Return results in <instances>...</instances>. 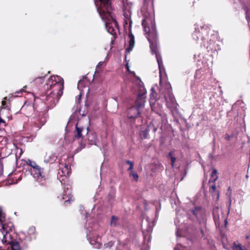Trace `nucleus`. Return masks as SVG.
Masks as SVG:
<instances>
[{"instance_id": "a878e982", "label": "nucleus", "mask_w": 250, "mask_h": 250, "mask_svg": "<svg viewBox=\"0 0 250 250\" xmlns=\"http://www.w3.org/2000/svg\"><path fill=\"white\" fill-rule=\"evenodd\" d=\"M117 220L118 219L117 217L112 216L110 222L111 225L115 226L117 225Z\"/></svg>"}, {"instance_id": "09e8293b", "label": "nucleus", "mask_w": 250, "mask_h": 250, "mask_svg": "<svg viewBox=\"0 0 250 250\" xmlns=\"http://www.w3.org/2000/svg\"><path fill=\"white\" fill-rule=\"evenodd\" d=\"M246 178H248L249 176L248 175H246Z\"/></svg>"}, {"instance_id": "412c9836", "label": "nucleus", "mask_w": 250, "mask_h": 250, "mask_svg": "<svg viewBox=\"0 0 250 250\" xmlns=\"http://www.w3.org/2000/svg\"><path fill=\"white\" fill-rule=\"evenodd\" d=\"M217 170L216 169L213 168L212 172L211 174V179L209 182H212V183H215L218 178V176L217 175Z\"/></svg>"}, {"instance_id": "c756f323", "label": "nucleus", "mask_w": 250, "mask_h": 250, "mask_svg": "<svg viewBox=\"0 0 250 250\" xmlns=\"http://www.w3.org/2000/svg\"><path fill=\"white\" fill-rule=\"evenodd\" d=\"M233 250H243L241 245H235L233 247Z\"/></svg>"}, {"instance_id": "f257e3e1", "label": "nucleus", "mask_w": 250, "mask_h": 250, "mask_svg": "<svg viewBox=\"0 0 250 250\" xmlns=\"http://www.w3.org/2000/svg\"><path fill=\"white\" fill-rule=\"evenodd\" d=\"M146 37L150 43V47L152 54L155 55L159 69L160 85L161 87H158L157 85L153 86L151 88V93L150 94V104L151 109L152 110L156 111L155 109V103L158 99L156 90H159L160 92H163V88L164 86L163 80L165 78L166 74L163 64L162 59L159 52L157 43V36L156 32H146Z\"/></svg>"}, {"instance_id": "393cba45", "label": "nucleus", "mask_w": 250, "mask_h": 250, "mask_svg": "<svg viewBox=\"0 0 250 250\" xmlns=\"http://www.w3.org/2000/svg\"><path fill=\"white\" fill-rule=\"evenodd\" d=\"M207 49L208 50V51H209L210 50L212 51H217V50H219V47H218L217 48L214 46V44H211V43H210L209 45L207 46Z\"/></svg>"}, {"instance_id": "3c124183", "label": "nucleus", "mask_w": 250, "mask_h": 250, "mask_svg": "<svg viewBox=\"0 0 250 250\" xmlns=\"http://www.w3.org/2000/svg\"><path fill=\"white\" fill-rule=\"evenodd\" d=\"M165 99H166V100L167 101V98L166 97H165Z\"/></svg>"}, {"instance_id": "f8f14e48", "label": "nucleus", "mask_w": 250, "mask_h": 250, "mask_svg": "<svg viewBox=\"0 0 250 250\" xmlns=\"http://www.w3.org/2000/svg\"><path fill=\"white\" fill-rule=\"evenodd\" d=\"M128 46L126 48V52L129 53L133 49L135 44V38L132 32H129L127 37Z\"/></svg>"}, {"instance_id": "c85d7f7f", "label": "nucleus", "mask_w": 250, "mask_h": 250, "mask_svg": "<svg viewBox=\"0 0 250 250\" xmlns=\"http://www.w3.org/2000/svg\"><path fill=\"white\" fill-rule=\"evenodd\" d=\"M127 164L129 165V167L128 168V170H130V171H133V163L129 161H127L126 162Z\"/></svg>"}, {"instance_id": "ea45409f", "label": "nucleus", "mask_w": 250, "mask_h": 250, "mask_svg": "<svg viewBox=\"0 0 250 250\" xmlns=\"http://www.w3.org/2000/svg\"><path fill=\"white\" fill-rule=\"evenodd\" d=\"M6 97L4 98V100L2 101V105H4L5 104L6 102H5V100H6Z\"/></svg>"}, {"instance_id": "473e14b6", "label": "nucleus", "mask_w": 250, "mask_h": 250, "mask_svg": "<svg viewBox=\"0 0 250 250\" xmlns=\"http://www.w3.org/2000/svg\"><path fill=\"white\" fill-rule=\"evenodd\" d=\"M149 21V20L147 19H146L145 20H144L143 21H142V24L144 26H145L146 25V24H147L148 22Z\"/></svg>"}, {"instance_id": "58836bf2", "label": "nucleus", "mask_w": 250, "mask_h": 250, "mask_svg": "<svg viewBox=\"0 0 250 250\" xmlns=\"http://www.w3.org/2000/svg\"><path fill=\"white\" fill-rule=\"evenodd\" d=\"M200 231H201V233L202 234V236H205V233H204V231L203 229H200Z\"/></svg>"}, {"instance_id": "6e6552de", "label": "nucleus", "mask_w": 250, "mask_h": 250, "mask_svg": "<svg viewBox=\"0 0 250 250\" xmlns=\"http://www.w3.org/2000/svg\"><path fill=\"white\" fill-rule=\"evenodd\" d=\"M31 174L40 185L44 184L46 181L47 178L44 172V169L41 167L34 171H31Z\"/></svg>"}, {"instance_id": "423d86ee", "label": "nucleus", "mask_w": 250, "mask_h": 250, "mask_svg": "<svg viewBox=\"0 0 250 250\" xmlns=\"http://www.w3.org/2000/svg\"><path fill=\"white\" fill-rule=\"evenodd\" d=\"M14 228L13 224L6 221L4 213L0 208V233H9Z\"/></svg>"}, {"instance_id": "79ce46f5", "label": "nucleus", "mask_w": 250, "mask_h": 250, "mask_svg": "<svg viewBox=\"0 0 250 250\" xmlns=\"http://www.w3.org/2000/svg\"><path fill=\"white\" fill-rule=\"evenodd\" d=\"M246 239H248V240L250 239V241H248V243H250V236H246Z\"/></svg>"}, {"instance_id": "4be33fe9", "label": "nucleus", "mask_w": 250, "mask_h": 250, "mask_svg": "<svg viewBox=\"0 0 250 250\" xmlns=\"http://www.w3.org/2000/svg\"><path fill=\"white\" fill-rule=\"evenodd\" d=\"M217 170L216 169L213 168L212 172L211 174V179L209 182H212V183H215L218 178V176L217 175Z\"/></svg>"}, {"instance_id": "b1692460", "label": "nucleus", "mask_w": 250, "mask_h": 250, "mask_svg": "<svg viewBox=\"0 0 250 250\" xmlns=\"http://www.w3.org/2000/svg\"><path fill=\"white\" fill-rule=\"evenodd\" d=\"M107 61H108V58H107V57H106V58L105 59V60L104 61H102V62H99L96 66V71H99L100 68V67L101 66L105 65L106 62Z\"/></svg>"}, {"instance_id": "c03bdc74", "label": "nucleus", "mask_w": 250, "mask_h": 250, "mask_svg": "<svg viewBox=\"0 0 250 250\" xmlns=\"http://www.w3.org/2000/svg\"><path fill=\"white\" fill-rule=\"evenodd\" d=\"M176 159L175 157H173V160H172V162H173V164L174 163V161H175Z\"/></svg>"}, {"instance_id": "de8ad7c7", "label": "nucleus", "mask_w": 250, "mask_h": 250, "mask_svg": "<svg viewBox=\"0 0 250 250\" xmlns=\"http://www.w3.org/2000/svg\"><path fill=\"white\" fill-rule=\"evenodd\" d=\"M190 219H191V220H194V218H189Z\"/></svg>"}, {"instance_id": "bb28decb", "label": "nucleus", "mask_w": 250, "mask_h": 250, "mask_svg": "<svg viewBox=\"0 0 250 250\" xmlns=\"http://www.w3.org/2000/svg\"><path fill=\"white\" fill-rule=\"evenodd\" d=\"M129 175L130 176H132L135 181H137L138 179V175L136 172L134 171H130Z\"/></svg>"}, {"instance_id": "2f4dec72", "label": "nucleus", "mask_w": 250, "mask_h": 250, "mask_svg": "<svg viewBox=\"0 0 250 250\" xmlns=\"http://www.w3.org/2000/svg\"><path fill=\"white\" fill-rule=\"evenodd\" d=\"M216 189V186L215 184L211 186L210 188L209 189V192L211 193H213Z\"/></svg>"}, {"instance_id": "72a5a7b5", "label": "nucleus", "mask_w": 250, "mask_h": 250, "mask_svg": "<svg viewBox=\"0 0 250 250\" xmlns=\"http://www.w3.org/2000/svg\"><path fill=\"white\" fill-rule=\"evenodd\" d=\"M175 104H174V102L173 101V112L175 111L176 112H178V108L177 107V105L175 106Z\"/></svg>"}, {"instance_id": "aec40b11", "label": "nucleus", "mask_w": 250, "mask_h": 250, "mask_svg": "<svg viewBox=\"0 0 250 250\" xmlns=\"http://www.w3.org/2000/svg\"><path fill=\"white\" fill-rule=\"evenodd\" d=\"M9 246L11 247V250H21L19 244L17 241H13Z\"/></svg>"}, {"instance_id": "1a4fd4ad", "label": "nucleus", "mask_w": 250, "mask_h": 250, "mask_svg": "<svg viewBox=\"0 0 250 250\" xmlns=\"http://www.w3.org/2000/svg\"><path fill=\"white\" fill-rule=\"evenodd\" d=\"M194 229L191 224H182L177 229L176 232L177 237H185L190 233Z\"/></svg>"}, {"instance_id": "a18cd8bd", "label": "nucleus", "mask_w": 250, "mask_h": 250, "mask_svg": "<svg viewBox=\"0 0 250 250\" xmlns=\"http://www.w3.org/2000/svg\"><path fill=\"white\" fill-rule=\"evenodd\" d=\"M169 85H166V86H165L166 87L165 88H168V87H169Z\"/></svg>"}, {"instance_id": "39448f33", "label": "nucleus", "mask_w": 250, "mask_h": 250, "mask_svg": "<svg viewBox=\"0 0 250 250\" xmlns=\"http://www.w3.org/2000/svg\"><path fill=\"white\" fill-rule=\"evenodd\" d=\"M97 228V226L95 225L93 228L88 227L87 229V238L94 248L99 249L102 244L99 241V231L96 230Z\"/></svg>"}, {"instance_id": "7c9ffc66", "label": "nucleus", "mask_w": 250, "mask_h": 250, "mask_svg": "<svg viewBox=\"0 0 250 250\" xmlns=\"http://www.w3.org/2000/svg\"><path fill=\"white\" fill-rule=\"evenodd\" d=\"M125 67L126 69V70L130 73V74H135V73L133 71H131L130 70V69H129V65L127 63L125 64Z\"/></svg>"}, {"instance_id": "f704fd0d", "label": "nucleus", "mask_w": 250, "mask_h": 250, "mask_svg": "<svg viewBox=\"0 0 250 250\" xmlns=\"http://www.w3.org/2000/svg\"><path fill=\"white\" fill-rule=\"evenodd\" d=\"M110 33L111 34V35L114 37V39H112L111 42V43L113 44L114 40L115 39L116 32H110Z\"/></svg>"}, {"instance_id": "8fccbe9b", "label": "nucleus", "mask_w": 250, "mask_h": 250, "mask_svg": "<svg viewBox=\"0 0 250 250\" xmlns=\"http://www.w3.org/2000/svg\"><path fill=\"white\" fill-rule=\"evenodd\" d=\"M213 216H214V219H216V217L215 216V215H214V214L213 215Z\"/></svg>"}, {"instance_id": "6ab92c4d", "label": "nucleus", "mask_w": 250, "mask_h": 250, "mask_svg": "<svg viewBox=\"0 0 250 250\" xmlns=\"http://www.w3.org/2000/svg\"><path fill=\"white\" fill-rule=\"evenodd\" d=\"M26 163L28 166L31 167L30 169V173L31 172V171H34L40 167L37 165L35 162L31 160H28Z\"/></svg>"}, {"instance_id": "f3484780", "label": "nucleus", "mask_w": 250, "mask_h": 250, "mask_svg": "<svg viewBox=\"0 0 250 250\" xmlns=\"http://www.w3.org/2000/svg\"><path fill=\"white\" fill-rule=\"evenodd\" d=\"M201 212L202 208L201 207H195L193 208L188 211V214L189 215H194L195 218L198 219Z\"/></svg>"}, {"instance_id": "2eb2a0df", "label": "nucleus", "mask_w": 250, "mask_h": 250, "mask_svg": "<svg viewBox=\"0 0 250 250\" xmlns=\"http://www.w3.org/2000/svg\"><path fill=\"white\" fill-rule=\"evenodd\" d=\"M183 168L181 169L179 167H175L173 170L175 172V180L177 181H182L183 179Z\"/></svg>"}, {"instance_id": "c9c22d12", "label": "nucleus", "mask_w": 250, "mask_h": 250, "mask_svg": "<svg viewBox=\"0 0 250 250\" xmlns=\"http://www.w3.org/2000/svg\"><path fill=\"white\" fill-rule=\"evenodd\" d=\"M26 87V86H24V87H23V88H22L21 90H20V91H19L17 92L16 93H17L18 94H21V93H22V92H23V91H24V89H25Z\"/></svg>"}, {"instance_id": "a211bd4d", "label": "nucleus", "mask_w": 250, "mask_h": 250, "mask_svg": "<svg viewBox=\"0 0 250 250\" xmlns=\"http://www.w3.org/2000/svg\"><path fill=\"white\" fill-rule=\"evenodd\" d=\"M125 20L124 30L125 31L128 30L129 31H130L131 21H130L128 15H126L125 14Z\"/></svg>"}, {"instance_id": "9d476101", "label": "nucleus", "mask_w": 250, "mask_h": 250, "mask_svg": "<svg viewBox=\"0 0 250 250\" xmlns=\"http://www.w3.org/2000/svg\"><path fill=\"white\" fill-rule=\"evenodd\" d=\"M86 83V82L84 80H80L78 83V88L80 90V94L77 101L78 103H80L81 97L83 94H84L85 92L86 93V94H88L89 88Z\"/></svg>"}, {"instance_id": "4468645a", "label": "nucleus", "mask_w": 250, "mask_h": 250, "mask_svg": "<svg viewBox=\"0 0 250 250\" xmlns=\"http://www.w3.org/2000/svg\"><path fill=\"white\" fill-rule=\"evenodd\" d=\"M0 237H2L1 241L3 244L10 245L13 241L9 233H0Z\"/></svg>"}, {"instance_id": "37998d69", "label": "nucleus", "mask_w": 250, "mask_h": 250, "mask_svg": "<svg viewBox=\"0 0 250 250\" xmlns=\"http://www.w3.org/2000/svg\"><path fill=\"white\" fill-rule=\"evenodd\" d=\"M4 122V121H3L2 119H1V118H0V124L1 123H3Z\"/></svg>"}, {"instance_id": "20e7f679", "label": "nucleus", "mask_w": 250, "mask_h": 250, "mask_svg": "<svg viewBox=\"0 0 250 250\" xmlns=\"http://www.w3.org/2000/svg\"><path fill=\"white\" fill-rule=\"evenodd\" d=\"M101 6L98 9L99 14L103 20H107L108 21L112 20L111 23L105 22L106 28L108 31H115L118 28L116 21L113 19V17L110 13V0H100Z\"/></svg>"}, {"instance_id": "ddd939ff", "label": "nucleus", "mask_w": 250, "mask_h": 250, "mask_svg": "<svg viewBox=\"0 0 250 250\" xmlns=\"http://www.w3.org/2000/svg\"><path fill=\"white\" fill-rule=\"evenodd\" d=\"M57 156L52 152L47 153L44 156V161L46 163H53L57 159Z\"/></svg>"}, {"instance_id": "a19ab883", "label": "nucleus", "mask_w": 250, "mask_h": 250, "mask_svg": "<svg viewBox=\"0 0 250 250\" xmlns=\"http://www.w3.org/2000/svg\"><path fill=\"white\" fill-rule=\"evenodd\" d=\"M168 155H169V158L171 159V160L172 161V156H171L172 152H169Z\"/></svg>"}, {"instance_id": "4c0bfd02", "label": "nucleus", "mask_w": 250, "mask_h": 250, "mask_svg": "<svg viewBox=\"0 0 250 250\" xmlns=\"http://www.w3.org/2000/svg\"><path fill=\"white\" fill-rule=\"evenodd\" d=\"M231 137L229 135H226L225 139L228 141L230 139Z\"/></svg>"}, {"instance_id": "0eeeda50", "label": "nucleus", "mask_w": 250, "mask_h": 250, "mask_svg": "<svg viewBox=\"0 0 250 250\" xmlns=\"http://www.w3.org/2000/svg\"><path fill=\"white\" fill-rule=\"evenodd\" d=\"M142 94L141 95L140 94H139V98L136 102V106L132 107L131 108L129 109V112L132 113V112H135L136 114L134 115H130L129 116V118H134L139 116L140 114V108L142 107H143L144 106V104L143 102H141V103H139V100L143 98L144 94H145L146 93V90L145 89L144 87H142Z\"/></svg>"}, {"instance_id": "7ed1b4c3", "label": "nucleus", "mask_w": 250, "mask_h": 250, "mask_svg": "<svg viewBox=\"0 0 250 250\" xmlns=\"http://www.w3.org/2000/svg\"><path fill=\"white\" fill-rule=\"evenodd\" d=\"M88 123V120L86 118L83 120H79L76 125V129L74 132L73 143L78 144L77 150L80 151L85 147L86 144L90 145H96L97 137L94 132L89 131V127L86 125L83 126V122Z\"/></svg>"}, {"instance_id": "e433bc0d", "label": "nucleus", "mask_w": 250, "mask_h": 250, "mask_svg": "<svg viewBox=\"0 0 250 250\" xmlns=\"http://www.w3.org/2000/svg\"><path fill=\"white\" fill-rule=\"evenodd\" d=\"M113 243L111 241V242H109L107 244H106V247L110 248V247H112L113 246Z\"/></svg>"}, {"instance_id": "dca6fc26", "label": "nucleus", "mask_w": 250, "mask_h": 250, "mask_svg": "<svg viewBox=\"0 0 250 250\" xmlns=\"http://www.w3.org/2000/svg\"><path fill=\"white\" fill-rule=\"evenodd\" d=\"M62 199L65 200V204L69 203L71 201H73L72 196L71 195V190L67 189L64 191V193L62 195Z\"/></svg>"}, {"instance_id": "cd10ccee", "label": "nucleus", "mask_w": 250, "mask_h": 250, "mask_svg": "<svg viewBox=\"0 0 250 250\" xmlns=\"http://www.w3.org/2000/svg\"><path fill=\"white\" fill-rule=\"evenodd\" d=\"M45 118H42L40 119H39V124L38 125V126H39L40 125H42L45 122Z\"/></svg>"}, {"instance_id": "5701e85b", "label": "nucleus", "mask_w": 250, "mask_h": 250, "mask_svg": "<svg viewBox=\"0 0 250 250\" xmlns=\"http://www.w3.org/2000/svg\"><path fill=\"white\" fill-rule=\"evenodd\" d=\"M36 229L34 227H31L29 228L28 230V234L29 235L31 238H32L35 234Z\"/></svg>"}, {"instance_id": "f03ea898", "label": "nucleus", "mask_w": 250, "mask_h": 250, "mask_svg": "<svg viewBox=\"0 0 250 250\" xmlns=\"http://www.w3.org/2000/svg\"><path fill=\"white\" fill-rule=\"evenodd\" d=\"M37 83H44V88L47 91L46 101L51 107L55 106L63 93V80L58 76L46 75L37 78Z\"/></svg>"}, {"instance_id": "9b49d317", "label": "nucleus", "mask_w": 250, "mask_h": 250, "mask_svg": "<svg viewBox=\"0 0 250 250\" xmlns=\"http://www.w3.org/2000/svg\"><path fill=\"white\" fill-rule=\"evenodd\" d=\"M71 173L70 166L68 165L63 163H61L60 165V169L59 174L64 177H68Z\"/></svg>"}, {"instance_id": "49530a36", "label": "nucleus", "mask_w": 250, "mask_h": 250, "mask_svg": "<svg viewBox=\"0 0 250 250\" xmlns=\"http://www.w3.org/2000/svg\"><path fill=\"white\" fill-rule=\"evenodd\" d=\"M219 198V193H217V199Z\"/></svg>"}]
</instances>
